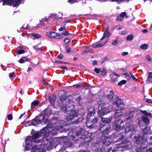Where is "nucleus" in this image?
I'll return each instance as SVG.
<instances>
[{
  "instance_id": "nucleus-53",
  "label": "nucleus",
  "mask_w": 152,
  "mask_h": 152,
  "mask_svg": "<svg viewBox=\"0 0 152 152\" xmlns=\"http://www.w3.org/2000/svg\"><path fill=\"white\" fill-rule=\"evenodd\" d=\"M146 81L148 83H152V77H148Z\"/></svg>"
},
{
  "instance_id": "nucleus-47",
  "label": "nucleus",
  "mask_w": 152,
  "mask_h": 152,
  "mask_svg": "<svg viewBox=\"0 0 152 152\" xmlns=\"http://www.w3.org/2000/svg\"><path fill=\"white\" fill-rule=\"evenodd\" d=\"M101 75L102 76L105 75L107 73L106 72V69L104 68L103 69L102 71L101 70Z\"/></svg>"
},
{
  "instance_id": "nucleus-2",
  "label": "nucleus",
  "mask_w": 152,
  "mask_h": 152,
  "mask_svg": "<svg viewBox=\"0 0 152 152\" xmlns=\"http://www.w3.org/2000/svg\"><path fill=\"white\" fill-rule=\"evenodd\" d=\"M69 134L74 140L77 141L80 137L83 140V142L87 145H88L89 143L91 142V137L88 135L89 133L85 132L84 129L80 127H77L75 130L70 131Z\"/></svg>"
},
{
  "instance_id": "nucleus-33",
  "label": "nucleus",
  "mask_w": 152,
  "mask_h": 152,
  "mask_svg": "<svg viewBox=\"0 0 152 152\" xmlns=\"http://www.w3.org/2000/svg\"><path fill=\"white\" fill-rule=\"evenodd\" d=\"M129 126H126L125 129V132H128L132 130V126L131 125V124H128Z\"/></svg>"
},
{
  "instance_id": "nucleus-56",
  "label": "nucleus",
  "mask_w": 152,
  "mask_h": 152,
  "mask_svg": "<svg viewBox=\"0 0 152 152\" xmlns=\"http://www.w3.org/2000/svg\"><path fill=\"white\" fill-rule=\"evenodd\" d=\"M70 34L67 31H65L64 32H62L61 33L62 35L64 36L68 35Z\"/></svg>"
},
{
  "instance_id": "nucleus-49",
  "label": "nucleus",
  "mask_w": 152,
  "mask_h": 152,
  "mask_svg": "<svg viewBox=\"0 0 152 152\" xmlns=\"http://www.w3.org/2000/svg\"><path fill=\"white\" fill-rule=\"evenodd\" d=\"M116 150L115 149L112 150V148L110 147L108 149L106 152H116Z\"/></svg>"
},
{
  "instance_id": "nucleus-52",
  "label": "nucleus",
  "mask_w": 152,
  "mask_h": 152,
  "mask_svg": "<svg viewBox=\"0 0 152 152\" xmlns=\"http://www.w3.org/2000/svg\"><path fill=\"white\" fill-rule=\"evenodd\" d=\"M17 53L18 54H21L24 53H25V51L23 50H18Z\"/></svg>"
},
{
  "instance_id": "nucleus-3",
  "label": "nucleus",
  "mask_w": 152,
  "mask_h": 152,
  "mask_svg": "<svg viewBox=\"0 0 152 152\" xmlns=\"http://www.w3.org/2000/svg\"><path fill=\"white\" fill-rule=\"evenodd\" d=\"M117 140L115 142L118 143L116 144L117 148H121L123 149L129 150L131 148L132 145L131 142L125 139L122 133H119L117 137Z\"/></svg>"
},
{
  "instance_id": "nucleus-31",
  "label": "nucleus",
  "mask_w": 152,
  "mask_h": 152,
  "mask_svg": "<svg viewBox=\"0 0 152 152\" xmlns=\"http://www.w3.org/2000/svg\"><path fill=\"white\" fill-rule=\"evenodd\" d=\"M3 3L7 4L10 5L13 4L15 2L14 0H3Z\"/></svg>"
},
{
  "instance_id": "nucleus-60",
  "label": "nucleus",
  "mask_w": 152,
  "mask_h": 152,
  "mask_svg": "<svg viewBox=\"0 0 152 152\" xmlns=\"http://www.w3.org/2000/svg\"><path fill=\"white\" fill-rule=\"evenodd\" d=\"M140 111L141 113H142L145 116H146V115L148 113L146 110H140Z\"/></svg>"
},
{
  "instance_id": "nucleus-28",
  "label": "nucleus",
  "mask_w": 152,
  "mask_h": 152,
  "mask_svg": "<svg viewBox=\"0 0 152 152\" xmlns=\"http://www.w3.org/2000/svg\"><path fill=\"white\" fill-rule=\"evenodd\" d=\"M48 98L50 104H53L55 101L56 96L55 95H51Z\"/></svg>"
},
{
  "instance_id": "nucleus-50",
  "label": "nucleus",
  "mask_w": 152,
  "mask_h": 152,
  "mask_svg": "<svg viewBox=\"0 0 152 152\" xmlns=\"http://www.w3.org/2000/svg\"><path fill=\"white\" fill-rule=\"evenodd\" d=\"M94 70L96 73L99 74L101 72V69L100 68H96L94 69Z\"/></svg>"
},
{
  "instance_id": "nucleus-16",
  "label": "nucleus",
  "mask_w": 152,
  "mask_h": 152,
  "mask_svg": "<svg viewBox=\"0 0 152 152\" xmlns=\"http://www.w3.org/2000/svg\"><path fill=\"white\" fill-rule=\"evenodd\" d=\"M45 148L44 147L42 144V142L39 145H34L32 148V151L34 152L42 151Z\"/></svg>"
},
{
  "instance_id": "nucleus-7",
  "label": "nucleus",
  "mask_w": 152,
  "mask_h": 152,
  "mask_svg": "<svg viewBox=\"0 0 152 152\" xmlns=\"http://www.w3.org/2000/svg\"><path fill=\"white\" fill-rule=\"evenodd\" d=\"M42 144L45 148L46 147L48 150H51L54 145L52 143L53 140H49L48 137H43L42 139Z\"/></svg>"
},
{
  "instance_id": "nucleus-10",
  "label": "nucleus",
  "mask_w": 152,
  "mask_h": 152,
  "mask_svg": "<svg viewBox=\"0 0 152 152\" xmlns=\"http://www.w3.org/2000/svg\"><path fill=\"white\" fill-rule=\"evenodd\" d=\"M46 35L50 38H55L57 39H60L62 38L63 37L60 34L56 33L55 31L50 32L46 33Z\"/></svg>"
},
{
  "instance_id": "nucleus-39",
  "label": "nucleus",
  "mask_w": 152,
  "mask_h": 152,
  "mask_svg": "<svg viewBox=\"0 0 152 152\" xmlns=\"http://www.w3.org/2000/svg\"><path fill=\"white\" fill-rule=\"evenodd\" d=\"M105 125L103 124H100L99 126V130L100 131H102L104 129H105L104 127Z\"/></svg>"
},
{
  "instance_id": "nucleus-61",
  "label": "nucleus",
  "mask_w": 152,
  "mask_h": 152,
  "mask_svg": "<svg viewBox=\"0 0 152 152\" xmlns=\"http://www.w3.org/2000/svg\"><path fill=\"white\" fill-rule=\"evenodd\" d=\"M81 84H76L75 85H73V86L75 88H79L81 87Z\"/></svg>"
},
{
  "instance_id": "nucleus-23",
  "label": "nucleus",
  "mask_w": 152,
  "mask_h": 152,
  "mask_svg": "<svg viewBox=\"0 0 152 152\" xmlns=\"http://www.w3.org/2000/svg\"><path fill=\"white\" fill-rule=\"evenodd\" d=\"M108 39H107L105 42H103L102 43H99L97 42H96V43L92 45V46L93 48H95L102 47L105 44L108 42Z\"/></svg>"
},
{
  "instance_id": "nucleus-34",
  "label": "nucleus",
  "mask_w": 152,
  "mask_h": 152,
  "mask_svg": "<svg viewBox=\"0 0 152 152\" xmlns=\"http://www.w3.org/2000/svg\"><path fill=\"white\" fill-rule=\"evenodd\" d=\"M93 118L91 120L92 121V124H94V128L95 127L96 124L97 123L98 121V118L96 117H94V118Z\"/></svg>"
},
{
  "instance_id": "nucleus-57",
  "label": "nucleus",
  "mask_w": 152,
  "mask_h": 152,
  "mask_svg": "<svg viewBox=\"0 0 152 152\" xmlns=\"http://www.w3.org/2000/svg\"><path fill=\"white\" fill-rule=\"evenodd\" d=\"M123 20V18L121 17V16L119 15L118 16L116 19V21H118V20H120V21H121Z\"/></svg>"
},
{
  "instance_id": "nucleus-8",
  "label": "nucleus",
  "mask_w": 152,
  "mask_h": 152,
  "mask_svg": "<svg viewBox=\"0 0 152 152\" xmlns=\"http://www.w3.org/2000/svg\"><path fill=\"white\" fill-rule=\"evenodd\" d=\"M111 111L110 107L109 106H106L103 108H98V113L99 117L101 118L105 115L109 113Z\"/></svg>"
},
{
  "instance_id": "nucleus-54",
  "label": "nucleus",
  "mask_w": 152,
  "mask_h": 152,
  "mask_svg": "<svg viewBox=\"0 0 152 152\" xmlns=\"http://www.w3.org/2000/svg\"><path fill=\"white\" fill-rule=\"evenodd\" d=\"M118 41L116 39H115L114 41H113L111 44L112 45H117L118 44Z\"/></svg>"
},
{
  "instance_id": "nucleus-27",
  "label": "nucleus",
  "mask_w": 152,
  "mask_h": 152,
  "mask_svg": "<svg viewBox=\"0 0 152 152\" xmlns=\"http://www.w3.org/2000/svg\"><path fill=\"white\" fill-rule=\"evenodd\" d=\"M76 110L77 111V115L78 116L79 115H80L83 117L85 113V110L83 108H81L77 110Z\"/></svg>"
},
{
  "instance_id": "nucleus-38",
  "label": "nucleus",
  "mask_w": 152,
  "mask_h": 152,
  "mask_svg": "<svg viewBox=\"0 0 152 152\" xmlns=\"http://www.w3.org/2000/svg\"><path fill=\"white\" fill-rule=\"evenodd\" d=\"M126 82V81L125 80H123L119 82L118 84V85L120 86H122L123 85L125 84Z\"/></svg>"
},
{
  "instance_id": "nucleus-62",
  "label": "nucleus",
  "mask_w": 152,
  "mask_h": 152,
  "mask_svg": "<svg viewBox=\"0 0 152 152\" xmlns=\"http://www.w3.org/2000/svg\"><path fill=\"white\" fill-rule=\"evenodd\" d=\"M69 140V139L68 138H66L65 137L62 140V142L63 144H64L65 143V142H66Z\"/></svg>"
},
{
  "instance_id": "nucleus-45",
  "label": "nucleus",
  "mask_w": 152,
  "mask_h": 152,
  "mask_svg": "<svg viewBox=\"0 0 152 152\" xmlns=\"http://www.w3.org/2000/svg\"><path fill=\"white\" fill-rule=\"evenodd\" d=\"M78 102L79 104L80 105L81 102L80 101L82 99V98L80 95H79L76 99H75Z\"/></svg>"
},
{
  "instance_id": "nucleus-36",
  "label": "nucleus",
  "mask_w": 152,
  "mask_h": 152,
  "mask_svg": "<svg viewBox=\"0 0 152 152\" xmlns=\"http://www.w3.org/2000/svg\"><path fill=\"white\" fill-rule=\"evenodd\" d=\"M72 145V143L69 142V140L66 142H65V143L63 144L64 146L66 147H70Z\"/></svg>"
},
{
  "instance_id": "nucleus-43",
  "label": "nucleus",
  "mask_w": 152,
  "mask_h": 152,
  "mask_svg": "<svg viewBox=\"0 0 152 152\" xmlns=\"http://www.w3.org/2000/svg\"><path fill=\"white\" fill-rule=\"evenodd\" d=\"M95 152H105L104 149L103 147L97 148Z\"/></svg>"
},
{
  "instance_id": "nucleus-11",
  "label": "nucleus",
  "mask_w": 152,
  "mask_h": 152,
  "mask_svg": "<svg viewBox=\"0 0 152 152\" xmlns=\"http://www.w3.org/2000/svg\"><path fill=\"white\" fill-rule=\"evenodd\" d=\"M99 139L101 140L102 142L104 144L107 146L110 145L112 142V138L110 137L102 136Z\"/></svg>"
},
{
  "instance_id": "nucleus-1",
  "label": "nucleus",
  "mask_w": 152,
  "mask_h": 152,
  "mask_svg": "<svg viewBox=\"0 0 152 152\" xmlns=\"http://www.w3.org/2000/svg\"><path fill=\"white\" fill-rule=\"evenodd\" d=\"M48 112H50V114H52V110H48L45 109V116H43V121L45 124H48L47 126L49 127L50 129H52L53 127H55L58 130H61L64 132L70 130L69 126L65 125L59 122L57 117H53L51 118V121H50L48 119L45 118L46 116L47 115L46 112L48 113Z\"/></svg>"
},
{
  "instance_id": "nucleus-64",
  "label": "nucleus",
  "mask_w": 152,
  "mask_h": 152,
  "mask_svg": "<svg viewBox=\"0 0 152 152\" xmlns=\"http://www.w3.org/2000/svg\"><path fill=\"white\" fill-rule=\"evenodd\" d=\"M126 15V12H121L120 15L123 18L125 17Z\"/></svg>"
},
{
  "instance_id": "nucleus-44",
  "label": "nucleus",
  "mask_w": 152,
  "mask_h": 152,
  "mask_svg": "<svg viewBox=\"0 0 152 152\" xmlns=\"http://www.w3.org/2000/svg\"><path fill=\"white\" fill-rule=\"evenodd\" d=\"M39 104V102L37 100H36L34 101L31 104V105H33L34 106H37Z\"/></svg>"
},
{
  "instance_id": "nucleus-17",
  "label": "nucleus",
  "mask_w": 152,
  "mask_h": 152,
  "mask_svg": "<svg viewBox=\"0 0 152 152\" xmlns=\"http://www.w3.org/2000/svg\"><path fill=\"white\" fill-rule=\"evenodd\" d=\"M38 142V141H36V140H34V139L32 138L30 136H27L26 140H25L26 145L32 146L33 145L32 143L33 142Z\"/></svg>"
},
{
  "instance_id": "nucleus-41",
  "label": "nucleus",
  "mask_w": 152,
  "mask_h": 152,
  "mask_svg": "<svg viewBox=\"0 0 152 152\" xmlns=\"http://www.w3.org/2000/svg\"><path fill=\"white\" fill-rule=\"evenodd\" d=\"M22 124L23 125H24L26 126H30L32 125H30L31 123L29 122V121H24V122H22Z\"/></svg>"
},
{
  "instance_id": "nucleus-21",
  "label": "nucleus",
  "mask_w": 152,
  "mask_h": 152,
  "mask_svg": "<svg viewBox=\"0 0 152 152\" xmlns=\"http://www.w3.org/2000/svg\"><path fill=\"white\" fill-rule=\"evenodd\" d=\"M110 34L109 32V28H107L103 33V35L101 39L100 40H103L104 39L105 37H107L110 36Z\"/></svg>"
},
{
  "instance_id": "nucleus-4",
  "label": "nucleus",
  "mask_w": 152,
  "mask_h": 152,
  "mask_svg": "<svg viewBox=\"0 0 152 152\" xmlns=\"http://www.w3.org/2000/svg\"><path fill=\"white\" fill-rule=\"evenodd\" d=\"M66 117V121L67 122H71L72 124H77L80 121V118H79L77 119L72 121L73 120L76 118L78 117L77 111L76 110L69 109V113Z\"/></svg>"
},
{
  "instance_id": "nucleus-19",
  "label": "nucleus",
  "mask_w": 152,
  "mask_h": 152,
  "mask_svg": "<svg viewBox=\"0 0 152 152\" xmlns=\"http://www.w3.org/2000/svg\"><path fill=\"white\" fill-rule=\"evenodd\" d=\"M69 105L66 104V106H63L61 107V110L62 111H63L65 113H68V112H69L70 109H69V107L70 106H72L73 107H74L72 104H69Z\"/></svg>"
},
{
  "instance_id": "nucleus-63",
  "label": "nucleus",
  "mask_w": 152,
  "mask_h": 152,
  "mask_svg": "<svg viewBox=\"0 0 152 152\" xmlns=\"http://www.w3.org/2000/svg\"><path fill=\"white\" fill-rule=\"evenodd\" d=\"M64 41L65 43L67 44L69 43L70 41V40L69 39L67 38L65 39Z\"/></svg>"
},
{
  "instance_id": "nucleus-51",
  "label": "nucleus",
  "mask_w": 152,
  "mask_h": 152,
  "mask_svg": "<svg viewBox=\"0 0 152 152\" xmlns=\"http://www.w3.org/2000/svg\"><path fill=\"white\" fill-rule=\"evenodd\" d=\"M32 35L36 38H39L41 37L40 35L39 34H32Z\"/></svg>"
},
{
  "instance_id": "nucleus-5",
  "label": "nucleus",
  "mask_w": 152,
  "mask_h": 152,
  "mask_svg": "<svg viewBox=\"0 0 152 152\" xmlns=\"http://www.w3.org/2000/svg\"><path fill=\"white\" fill-rule=\"evenodd\" d=\"M112 126L113 129L117 132H119L125 128L124 121L121 119H115L113 122Z\"/></svg>"
},
{
  "instance_id": "nucleus-42",
  "label": "nucleus",
  "mask_w": 152,
  "mask_h": 152,
  "mask_svg": "<svg viewBox=\"0 0 152 152\" xmlns=\"http://www.w3.org/2000/svg\"><path fill=\"white\" fill-rule=\"evenodd\" d=\"M21 0H15V3L14 4L13 7H17L19 5V4L20 3Z\"/></svg>"
},
{
  "instance_id": "nucleus-20",
  "label": "nucleus",
  "mask_w": 152,
  "mask_h": 152,
  "mask_svg": "<svg viewBox=\"0 0 152 152\" xmlns=\"http://www.w3.org/2000/svg\"><path fill=\"white\" fill-rule=\"evenodd\" d=\"M92 122L90 118L87 117L86 119V126L90 128H94V124H92Z\"/></svg>"
},
{
  "instance_id": "nucleus-55",
  "label": "nucleus",
  "mask_w": 152,
  "mask_h": 152,
  "mask_svg": "<svg viewBox=\"0 0 152 152\" xmlns=\"http://www.w3.org/2000/svg\"><path fill=\"white\" fill-rule=\"evenodd\" d=\"M7 119L9 120H11L12 119V115L11 114H8L7 116Z\"/></svg>"
},
{
  "instance_id": "nucleus-37",
  "label": "nucleus",
  "mask_w": 152,
  "mask_h": 152,
  "mask_svg": "<svg viewBox=\"0 0 152 152\" xmlns=\"http://www.w3.org/2000/svg\"><path fill=\"white\" fill-rule=\"evenodd\" d=\"M134 138L135 139L134 141V143L137 144V145H138V144H140V143H142V142H140V138L139 137H137L136 136H135Z\"/></svg>"
},
{
  "instance_id": "nucleus-24",
  "label": "nucleus",
  "mask_w": 152,
  "mask_h": 152,
  "mask_svg": "<svg viewBox=\"0 0 152 152\" xmlns=\"http://www.w3.org/2000/svg\"><path fill=\"white\" fill-rule=\"evenodd\" d=\"M111 128V126L110 125H108L107 126L105 127V129H104L102 130V135L104 136L106 134H107L109 133L110 131V129Z\"/></svg>"
},
{
  "instance_id": "nucleus-29",
  "label": "nucleus",
  "mask_w": 152,
  "mask_h": 152,
  "mask_svg": "<svg viewBox=\"0 0 152 152\" xmlns=\"http://www.w3.org/2000/svg\"><path fill=\"white\" fill-rule=\"evenodd\" d=\"M110 77H111L110 80L111 82L115 83L118 81V78L117 77H115L114 75L110 74Z\"/></svg>"
},
{
  "instance_id": "nucleus-40",
  "label": "nucleus",
  "mask_w": 152,
  "mask_h": 152,
  "mask_svg": "<svg viewBox=\"0 0 152 152\" xmlns=\"http://www.w3.org/2000/svg\"><path fill=\"white\" fill-rule=\"evenodd\" d=\"M129 75L135 81H137V80L134 76L132 70L129 72Z\"/></svg>"
},
{
  "instance_id": "nucleus-18",
  "label": "nucleus",
  "mask_w": 152,
  "mask_h": 152,
  "mask_svg": "<svg viewBox=\"0 0 152 152\" xmlns=\"http://www.w3.org/2000/svg\"><path fill=\"white\" fill-rule=\"evenodd\" d=\"M40 132H36L35 130L33 129H32L31 134L32 136H30L34 140H36V139H38L41 135L40 133Z\"/></svg>"
},
{
  "instance_id": "nucleus-32",
  "label": "nucleus",
  "mask_w": 152,
  "mask_h": 152,
  "mask_svg": "<svg viewBox=\"0 0 152 152\" xmlns=\"http://www.w3.org/2000/svg\"><path fill=\"white\" fill-rule=\"evenodd\" d=\"M142 118L143 121L146 124H148L149 123V120L147 117L143 116Z\"/></svg>"
},
{
  "instance_id": "nucleus-22",
  "label": "nucleus",
  "mask_w": 152,
  "mask_h": 152,
  "mask_svg": "<svg viewBox=\"0 0 152 152\" xmlns=\"http://www.w3.org/2000/svg\"><path fill=\"white\" fill-rule=\"evenodd\" d=\"M114 116L115 118H121L123 116V113L118 110H116Z\"/></svg>"
},
{
  "instance_id": "nucleus-26",
  "label": "nucleus",
  "mask_w": 152,
  "mask_h": 152,
  "mask_svg": "<svg viewBox=\"0 0 152 152\" xmlns=\"http://www.w3.org/2000/svg\"><path fill=\"white\" fill-rule=\"evenodd\" d=\"M97 103L99 105V108H103L106 106V104L102 100H100L97 101Z\"/></svg>"
},
{
  "instance_id": "nucleus-12",
  "label": "nucleus",
  "mask_w": 152,
  "mask_h": 152,
  "mask_svg": "<svg viewBox=\"0 0 152 152\" xmlns=\"http://www.w3.org/2000/svg\"><path fill=\"white\" fill-rule=\"evenodd\" d=\"M88 114L87 117L91 118L93 116H94L95 114V108L94 106L89 105L87 107Z\"/></svg>"
},
{
  "instance_id": "nucleus-6",
  "label": "nucleus",
  "mask_w": 152,
  "mask_h": 152,
  "mask_svg": "<svg viewBox=\"0 0 152 152\" xmlns=\"http://www.w3.org/2000/svg\"><path fill=\"white\" fill-rule=\"evenodd\" d=\"M43 116H45V112L42 114H40L38 116H36L34 119L32 120V121H29V122L31 123L30 125L37 126L38 124L42 123V121H43Z\"/></svg>"
},
{
  "instance_id": "nucleus-15",
  "label": "nucleus",
  "mask_w": 152,
  "mask_h": 152,
  "mask_svg": "<svg viewBox=\"0 0 152 152\" xmlns=\"http://www.w3.org/2000/svg\"><path fill=\"white\" fill-rule=\"evenodd\" d=\"M147 148V146H145L144 143H140V144L137 145L136 149V152H143Z\"/></svg>"
},
{
  "instance_id": "nucleus-59",
  "label": "nucleus",
  "mask_w": 152,
  "mask_h": 152,
  "mask_svg": "<svg viewBox=\"0 0 152 152\" xmlns=\"http://www.w3.org/2000/svg\"><path fill=\"white\" fill-rule=\"evenodd\" d=\"M54 63H58L59 64H63L64 63V61H57L55 60L54 61Z\"/></svg>"
},
{
  "instance_id": "nucleus-35",
  "label": "nucleus",
  "mask_w": 152,
  "mask_h": 152,
  "mask_svg": "<svg viewBox=\"0 0 152 152\" xmlns=\"http://www.w3.org/2000/svg\"><path fill=\"white\" fill-rule=\"evenodd\" d=\"M140 48L144 50H147L148 48V46L147 44H142L140 46Z\"/></svg>"
},
{
  "instance_id": "nucleus-13",
  "label": "nucleus",
  "mask_w": 152,
  "mask_h": 152,
  "mask_svg": "<svg viewBox=\"0 0 152 152\" xmlns=\"http://www.w3.org/2000/svg\"><path fill=\"white\" fill-rule=\"evenodd\" d=\"M47 126L43 128L42 129L41 131L39 132L40 134H41L44 136V137H48L49 136L50 133V130L49 128H50L48 126V124H47Z\"/></svg>"
},
{
  "instance_id": "nucleus-30",
  "label": "nucleus",
  "mask_w": 152,
  "mask_h": 152,
  "mask_svg": "<svg viewBox=\"0 0 152 152\" xmlns=\"http://www.w3.org/2000/svg\"><path fill=\"white\" fill-rule=\"evenodd\" d=\"M114 96V93L113 91H110L109 94L107 95V98L110 100L111 101Z\"/></svg>"
},
{
  "instance_id": "nucleus-14",
  "label": "nucleus",
  "mask_w": 152,
  "mask_h": 152,
  "mask_svg": "<svg viewBox=\"0 0 152 152\" xmlns=\"http://www.w3.org/2000/svg\"><path fill=\"white\" fill-rule=\"evenodd\" d=\"M126 124H132L133 121L134 115L132 113L130 112L126 115Z\"/></svg>"
},
{
  "instance_id": "nucleus-58",
  "label": "nucleus",
  "mask_w": 152,
  "mask_h": 152,
  "mask_svg": "<svg viewBox=\"0 0 152 152\" xmlns=\"http://www.w3.org/2000/svg\"><path fill=\"white\" fill-rule=\"evenodd\" d=\"M9 76L10 78L15 77V75L14 72H13L12 73H10L9 74Z\"/></svg>"
},
{
  "instance_id": "nucleus-25",
  "label": "nucleus",
  "mask_w": 152,
  "mask_h": 152,
  "mask_svg": "<svg viewBox=\"0 0 152 152\" xmlns=\"http://www.w3.org/2000/svg\"><path fill=\"white\" fill-rule=\"evenodd\" d=\"M101 118L102 122L105 124H109L110 123L112 119V117H111L109 118H104L102 117Z\"/></svg>"
},
{
  "instance_id": "nucleus-48",
  "label": "nucleus",
  "mask_w": 152,
  "mask_h": 152,
  "mask_svg": "<svg viewBox=\"0 0 152 152\" xmlns=\"http://www.w3.org/2000/svg\"><path fill=\"white\" fill-rule=\"evenodd\" d=\"M66 97L62 96H61V98H60V100L61 102H63L64 101H65L66 99Z\"/></svg>"
},
{
  "instance_id": "nucleus-46",
  "label": "nucleus",
  "mask_w": 152,
  "mask_h": 152,
  "mask_svg": "<svg viewBox=\"0 0 152 152\" xmlns=\"http://www.w3.org/2000/svg\"><path fill=\"white\" fill-rule=\"evenodd\" d=\"M133 38V36L132 35H129L127 37V40L128 41L132 40Z\"/></svg>"
},
{
  "instance_id": "nucleus-9",
  "label": "nucleus",
  "mask_w": 152,
  "mask_h": 152,
  "mask_svg": "<svg viewBox=\"0 0 152 152\" xmlns=\"http://www.w3.org/2000/svg\"><path fill=\"white\" fill-rule=\"evenodd\" d=\"M113 104L117 105V107L120 108L121 110H122L124 108V104L123 102V100L118 97H115L113 101Z\"/></svg>"
}]
</instances>
